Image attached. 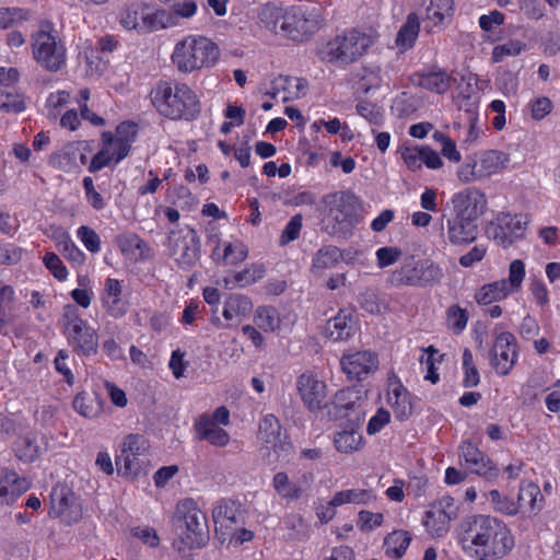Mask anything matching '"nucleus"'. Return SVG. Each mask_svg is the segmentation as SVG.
I'll return each instance as SVG.
<instances>
[{
  "instance_id": "a19ab883",
  "label": "nucleus",
  "mask_w": 560,
  "mask_h": 560,
  "mask_svg": "<svg viewBox=\"0 0 560 560\" xmlns=\"http://www.w3.org/2000/svg\"><path fill=\"white\" fill-rule=\"evenodd\" d=\"M272 483L276 491L284 499L298 500L303 493L302 488L290 481L288 475L283 471L273 476Z\"/></svg>"
},
{
  "instance_id": "39448f33",
  "label": "nucleus",
  "mask_w": 560,
  "mask_h": 560,
  "mask_svg": "<svg viewBox=\"0 0 560 560\" xmlns=\"http://www.w3.org/2000/svg\"><path fill=\"white\" fill-rule=\"evenodd\" d=\"M176 516L183 521L178 539L173 542L179 553L203 548L210 538L207 516L192 499H185L177 504Z\"/></svg>"
},
{
  "instance_id": "58836bf2",
  "label": "nucleus",
  "mask_w": 560,
  "mask_h": 560,
  "mask_svg": "<svg viewBox=\"0 0 560 560\" xmlns=\"http://www.w3.org/2000/svg\"><path fill=\"white\" fill-rule=\"evenodd\" d=\"M285 11L287 9L277 7L272 3H267L259 12V21L269 31L275 34H280L281 22L284 19Z\"/></svg>"
},
{
  "instance_id": "9b49d317",
  "label": "nucleus",
  "mask_w": 560,
  "mask_h": 560,
  "mask_svg": "<svg viewBox=\"0 0 560 560\" xmlns=\"http://www.w3.org/2000/svg\"><path fill=\"white\" fill-rule=\"evenodd\" d=\"M149 444L143 435L129 434L121 444V453L116 457L119 474L137 477L144 472L149 464Z\"/></svg>"
},
{
  "instance_id": "2f4dec72",
  "label": "nucleus",
  "mask_w": 560,
  "mask_h": 560,
  "mask_svg": "<svg viewBox=\"0 0 560 560\" xmlns=\"http://www.w3.org/2000/svg\"><path fill=\"white\" fill-rule=\"evenodd\" d=\"M252 308L253 303L248 296L231 294L224 303L223 317L228 322L238 324L243 317L249 315Z\"/></svg>"
},
{
  "instance_id": "f03ea898",
  "label": "nucleus",
  "mask_w": 560,
  "mask_h": 560,
  "mask_svg": "<svg viewBox=\"0 0 560 560\" xmlns=\"http://www.w3.org/2000/svg\"><path fill=\"white\" fill-rule=\"evenodd\" d=\"M156 110L170 119H194L200 112L199 101L194 91L185 83L160 81L150 93Z\"/></svg>"
},
{
  "instance_id": "09e8293b",
  "label": "nucleus",
  "mask_w": 560,
  "mask_h": 560,
  "mask_svg": "<svg viewBox=\"0 0 560 560\" xmlns=\"http://www.w3.org/2000/svg\"><path fill=\"white\" fill-rule=\"evenodd\" d=\"M538 497H540V499L542 498L540 489L536 485H521L517 495V503L520 504V509L527 504L530 512L536 513L539 511V508L536 505Z\"/></svg>"
},
{
  "instance_id": "3c124183",
  "label": "nucleus",
  "mask_w": 560,
  "mask_h": 560,
  "mask_svg": "<svg viewBox=\"0 0 560 560\" xmlns=\"http://www.w3.org/2000/svg\"><path fill=\"white\" fill-rule=\"evenodd\" d=\"M302 214H295L290 219L279 238V244L281 246L288 245L290 242L295 241L300 236L302 230Z\"/></svg>"
},
{
  "instance_id": "774afa93",
  "label": "nucleus",
  "mask_w": 560,
  "mask_h": 560,
  "mask_svg": "<svg viewBox=\"0 0 560 560\" xmlns=\"http://www.w3.org/2000/svg\"><path fill=\"white\" fill-rule=\"evenodd\" d=\"M389 412L384 408H380L377 412L370 419L366 431L369 434L380 432L389 422Z\"/></svg>"
},
{
  "instance_id": "bf43d9fd",
  "label": "nucleus",
  "mask_w": 560,
  "mask_h": 560,
  "mask_svg": "<svg viewBox=\"0 0 560 560\" xmlns=\"http://www.w3.org/2000/svg\"><path fill=\"white\" fill-rule=\"evenodd\" d=\"M44 264L46 268L51 271L55 278L62 281L68 277V271L63 266L61 259L55 253H47L44 256Z\"/></svg>"
},
{
  "instance_id": "5fc2aeb1",
  "label": "nucleus",
  "mask_w": 560,
  "mask_h": 560,
  "mask_svg": "<svg viewBox=\"0 0 560 560\" xmlns=\"http://www.w3.org/2000/svg\"><path fill=\"white\" fill-rule=\"evenodd\" d=\"M25 108L23 100L7 90H0V109L5 112L20 113Z\"/></svg>"
},
{
  "instance_id": "473e14b6",
  "label": "nucleus",
  "mask_w": 560,
  "mask_h": 560,
  "mask_svg": "<svg viewBox=\"0 0 560 560\" xmlns=\"http://www.w3.org/2000/svg\"><path fill=\"white\" fill-rule=\"evenodd\" d=\"M376 495L371 489H347L338 491L330 500L332 506H340L343 504L365 505L374 502Z\"/></svg>"
},
{
  "instance_id": "f257e3e1",
  "label": "nucleus",
  "mask_w": 560,
  "mask_h": 560,
  "mask_svg": "<svg viewBox=\"0 0 560 560\" xmlns=\"http://www.w3.org/2000/svg\"><path fill=\"white\" fill-rule=\"evenodd\" d=\"M458 542L464 550H471L477 560H500L515 545L511 529L502 520L483 514L471 515L462 521L458 526Z\"/></svg>"
},
{
  "instance_id": "7ed1b4c3",
  "label": "nucleus",
  "mask_w": 560,
  "mask_h": 560,
  "mask_svg": "<svg viewBox=\"0 0 560 560\" xmlns=\"http://www.w3.org/2000/svg\"><path fill=\"white\" fill-rule=\"evenodd\" d=\"M220 58L219 46L201 35H188L176 43L171 59L182 73L212 68Z\"/></svg>"
},
{
  "instance_id": "ddd939ff",
  "label": "nucleus",
  "mask_w": 560,
  "mask_h": 560,
  "mask_svg": "<svg viewBox=\"0 0 560 560\" xmlns=\"http://www.w3.org/2000/svg\"><path fill=\"white\" fill-rule=\"evenodd\" d=\"M524 277L525 265L521 259H515L510 264L509 279H501L482 285L476 293V301L482 305L501 301L521 289Z\"/></svg>"
},
{
  "instance_id": "a211bd4d",
  "label": "nucleus",
  "mask_w": 560,
  "mask_h": 560,
  "mask_svg": "<svg viewBox=\"0 0 560 560\" xmlns=\"http://www.w3.org/2000/svg\"><path fill=\"white\" fill-rule=\"evenodd\" d=\"M451 215L477 222L487 206L485 194L477 188H466L452 198Z\"/></svg>"
},
{
  "instance_id": "bb28decb",
  "label": "nucleus",
  "mask_w": 560,
  "mask_h": 560,
  "mask_svg": "<svg viewBox=\"0 0 560 560\" xmlns=\"http://www.w3.org/2000/svg\"><path fill=\"white\" fill-rule=\"evenodd\" d=\"M31 487L30 480L18 476L14 470L0 467V500L7 504L13 503Z\"/></svg>"
},
{
  "instance_id": "603ef678",
  "label": "nucleus",
  "mask_w": 560,
  "mask_h": 560,
  "mask_svg": "<svg viewBox=\"0 0 560 560\" xmlns=\"http://www.w3.org/2000/svg\"><path fill=\"white\" fill-rule=\"evenodd\" d=\"M358 302L361 308L370 314L381 313L380 298L377 292L373 289H366L362 292L358 298Z\"/></svg>"
},
{
  "instance_id": "052dcab7",
  "label": "nucleus",
  "mask_w": 560,
  "mask_h": 560,
  "mask_svg": "<svg viewBox=\"0 0 560 560\" xmlns=\"http://www.w3.org/2000/svg\"><path fill=\"white\" fill-rule=\"evenodd\" d=\"M522 50V44L517 40L498 45L492 50V61L501 62L505 56H516Z\"/></svg>"
},
{
  "instance_id": "c03bdc74",
  "label": "nucleus",
  "mask_w": 560,
  "mask_h": 560,
  "mask_svg": "<svg viewBox=\"0 0 560 560\" xmlns=\"http://www.w3.org/2000/svg\"><path fill=\"white\" fill-rule=\"evenodd\" d=\"M265 276V267L260 264H252L244 270L235 272L233 275L232 282L240 287L250 285L256 283Z\"/></svg>"
},
{
  "instance_id": "dca6fc26",
  "label": "nucleus",
  "mask_w": 560,
  "mask_h": 560,
  "mask_svg": "<svg viewBox=\"0 0 560 560\" xmlns=\"http://www.w3.org/2000/svg\"><path fill=\"white\" fill-rule=\"evenodd\" d=\"M49 515L67 525L78 523L83 516V509L75 493L65 485H57L50 493Z\"/></svg>"
},
{
  "instance_id": "79ce46f5",
  "label": "nucleus",
  "mask_w": 560,
  "mask_h": 560,
  "mask_svg": "<svg viewBox=\"0 0 560 560\" xmlns=\"http://www.w3.org/2000/svg\"><path fill=\"white\" fill-rule=\"evenodd\" d=\"M453 0H430L425 8L427 19L434 25L442 24L444 19L453 12Z\"/></svg>"
},
{
  "instance_id": "393cba45",
  "label": "nucleus",
  "mask_w": 560,
  "mask_h": 560,
  "mask_svg": "<svg viewBox=\"0 0 560 560\" xmlns=\"http://www.w3.org/2000/svg\"><path fill=\"white\" fill-rule=\"evenodd\" d=\"M313 33L311 21L305 16L301 8L292 7L287 9L284 19L281 22L280 34L295 42H302Z\"/></svg>"
},
{
  "instance_id": "4468645a",
  "label": "nucleus",
  "mask_w": 560,
  "mask_h": 560,
  "mask_svg": "<svg viewBox=\"0 0 560 560\" xmlns=\"http://www.w3.org/2000/svg\"><path fill=\"white\" fill-rule=\"evenodd\" d=\"M528 218L525 214L499 213L487 226V234L502 247H509L525 235Z\"/></svg>"
},
{
  "instance_id": "6e6552de",
  "label": "nucleus",
  "mask_w": 560,
  "mask_h": 560,
  "mask_svg": "<svg viewBox=\"0 0 560 560\" xmlns=\"http://www.w3.org/2000/svg\"><path fill=\"white\" fill-rule=\"evenodd\" d=\"M443 276L442 268L432 260L409 256L390 273L388 282L393 287H427L439 283Z\"/></svg>"
},
{
  "instance_id": "0e129e2a",
  "label": "nucleus",
  "mask_w": 560,
  "mask_h": 560,
  "mask_svg": "<svg viewBox=\"0 0 560 560\" xmlns=\"http://www.w3.org/2000/svg\"><path fill=\"white\" fill-rule=\"evenodd\" d=\"M459 451L466 468L471 464L477 465V459L483 460V457L487 456L468 441L462 443Z\"/></svg>"
},
{
  "instance_id": "4be33fe9",
  "label": "nucleus",
  "mask_w": 560,
  "mask_h": 560,
  "mask_svg": "<svg viewBox=\"0 0 560 560\" xmlns=\"http://www.w3.org/2000/svg\"><path fill=\"white\" fill-rule=\"evenodd\" d=\"M215 529L223 534H232L243 524L242 505L230 499H222L212 510Z\"/></svg>"
},
{
  "instance_id": "8fccbe9b",
  "label": "nucleus",
  "mask_w": 560,
  "mask_h": 560,
  "mask_svg": "<svg viewBox=\"0 0 560 560\" xmlns=\"http://www.w3.org/2000/svg\"><path fill=\"white\" fill-rule=\"evenodd\" d=\"M248 256V249L242 242L229 243L224 247L222 261L224 264L236 265L245 260Z\"/></svg>"
},
{
  "instance_id": "13d9d810",
  "label": "nucleus",
  "mask_w": 560,
  "mask_h": 560,
  "mask_svg": "<svg viewBox=\"0 0 560 560\" xmlns=\"http://www.w3.org/2000/svg\"><path fill=\"white\" fill-rule=\"evenodd\" d=\"M530 116L534 120H541L552 110V103L546 96H540L529 103Z\"/></svg>"
},
{
  "instance_id": "b1692460",
  "label": "nucleus",
  "mask_w": 560,
  "mask_h": 560,
  "mask_svg": "<svg viewBox=\"0 0 560 560\" xmlns=\"http://www.w3.org/2000/svg\"><path fill=\"white\" fill-rule=\"evenodd\" d=\"M442 230L452 245H467L472 243L478 235V224L475 221L450 215L446 218Z\"/></svg>"
},
{
  "instance_id": "e2e57ef3",
  "label": "nucleus",
  "mask_w": 560,
  "mask_h": 560,
  "mask_svg": "<svg viewBox=\"0 0 560 560\" xmlns=\"http://www.w3.org/2000/svg\"><path fill=\"white\" fill-rule=\"evenodd\" d=\"M407 167L412 171H419L422 167V147L406 148L401 153Z\"/></svg>"
},
{
  "instance_id": "6e6d98bb",
  "label": "nucleus",
  "mask_w": 560,
  "mask_h": 560,
  "mask_svg": "<svg viewBox=\"0 0 560 560\" xmlns=\"http://www.w3.org/2000/svg\"><path fill=\"white\" fill-rule=\"evenodd\" d=\"M78 237L91 253H97L101 249L100 236L90 226H80L78 230Z\"/></svg>"
},
{
  "instance_id": "a18cd8bd",
  "label": "nucleus",
  "mask_w": 560,
  "mask_h": 560,
  "mask_svg": "<svg viewBox=\"0 0 560 560\" xmlns=\"http://www.w3.org/2000/svg\"><path fill=\"white\" fill-rule=\"evenodd\" d=\"M463 386L466 388L477 386L480 383V375L474 362L472 352L468 348L463 352Z\"/></svg>"
},
{
  "instance_id": "680f3d73",
  "label": "nucleus",
  "mask_w": 560,
  "mask_h": 560,
  "mask_svg": "<svg viewBox=\"0 0 560 560\" xmlns=\"http://www.w3.org/2000/svg\"><path fill=\"white\" fill-rule=\"evenodd\" d=\"M357 112L360 116L374 125H381L383 116L380 108L369 102H360L357 105Z\"/></svg>"
},
{
  "instance_id": "ea45409f",
  "label": "nucleus",
  "mask_w": 560,
  "mask_h": 560,
  "mask_svg": "<svg viewBox=\"0 0 560 560\" xmlns=\"http://www.w3.org/2000/svg\"><path fill=\"white\" fill-rule=\"evenodd\" d=\"M488 501L491 503L492 509L501 514L514 516L520 511V504L513 499L501 494L498 490H491L486 494Z\"/></svg>"
},
{
  "instance_id": "423d86ee",
  "label": "nucleus",
  "mask_w": 560,
  "mask_h": 560,
  "mask_svg": "<svg viewBox=\"0 0 560 560\" xmlns=\"http://www.w3.org/2000/svg\"><path fill=\"white\" fill-rule=\"evenodd\" d=\"M327 207L328 233L347 236L359 222L361 203L358 197L349 191H336L324 197Z\"/></svg>"
},
{
  "instance_id": "49530a36",
  "label": "nucleus",
  "mask_w": 560,
  "mask_h": 560,
  "mask_svg": "<svg viewBox=\"0 0 560 560\" xmlns=\"http://www.w3.org/2000/svg\"><path fill=\"white\" fill-rule=\"evenodd\" d=\"M446 322L448 328L456 335H459L467 326L468 313L459 305H451L446 311Z\"/></svg>"
},
{
  "instance_id": "f8f14e48",
  "label": "nucleus",
  "mask_w": 560,
  "mask_h": 560,
  "mask_svg": "<svg viewBox=\"0 0 560 560\" xmlns=\"http://www.w3.org/2000/svg\"><path fill=\"white\" fill-rule=\"evenodd\" d=\"M167 13L164 10H153L145 3H131L120 13V23L126 30L148 33L166 27Z\"/></svg>"
},
{
  "instance_id": "aec40b11",
  "label": "nucleus",
  "mask_w": 560,
  "mask_h": 560,
  "mask_svg": "<svg viewBox=\"0 0 560 560\" xmlns=\"http://www.w3.org/2000/svg\"><path fill=\"white\" fill-rule=\"evenodd\" d=\"M457 517V506L451 497H443L425 513L423 521L427 529L435 537L444 536L450 522Z\"/></svg>"
},
{
  "instance_id": "c9c22d12",
  "label": "nucleus",
  "mask_w": 560,
  "mask_h": 560,
  "mask_svg": "<svg viewBox=\"0 0 560 560\" xmlns=\"http://www.w3.org/2000/svg\"><path fill=\"white\" fill-rule=\"evenodd\" d=\"M410 541L411 536L408 532L394 530L384 539L385 553L395 559H399L405 555Z\"/></svg>"
},
{
  "instance_id": "37998d69",
  "label": "nucleus",
  "mask_w": 560,
  "mask_h": 560,
  "mask_svg": "<svg viewBox=\"0 0 560 560\" xmlns=\"http://www.w3.org/2000/svg\"><path fill=\"white\" fill-rule=\"evenodd\" d=\"M255 324L265 331H273L280 326V317L272 306H259L256 310Z\"/></svg>"
},
{
  "instance_id": "864d4df0",
  "label": "nucleus",
  "mask_w": 560,
  "mask_h": 560,
  "mask_svg": "<svg viewBox=\"0 0 560 560\" xmlns=\"http://www.w3.org/2000/svg\"><path fill=\"white\" fill-rule=\"evenodd\" d=\"M471 472L482 476L488 480H492L499 476V469L491 462L488 456L483 457V460L477 459V465H469L467 467Z\"/></svg>"
},
{
  "instance_id": "4c0bfd02",
  "label": "nucleus",
  "mask_w": 560,
  "mask_h": 560,
  "mask_svg": "<svg viewBox=\"0 0 560 560\" xmlns=\"http://www.w3.org/2000/svg\"><path fill=\"white\" fill-rule=\"evenodd\" d=\"M73 408L85 418H95L102 411V406L96 394L79 393L73 399Z\"/></svg>"
},
{
  "instance_id": "72a5a7b5",
  "label": "nucleus",
  "mask_w": 560,
  "mask_h": 560,
  "mask_svg": "<svg viewBox=\"0 0 560 560\" xmlns=\"http://www.w3.org/2000/svg\"><path fill=\"white\" fill-rule=\"evenodd\" d=\"M451 80L445 71L436 70L419 74L417 84L436 94H444L451 88Z\"/></svg>"
},
{
  "instance_id": "4d7b16f0",
  "label": "nucleus",
  "mask_w": 560,
  "mask_h": 560,
  "mask_svg": "<svg viewBox=\"0 0 560 560\" xmlns=\"http://www.w3.org/2000/svg\"><path fill=\"white\" fill-rule=\"evenodd\" d=\"M402 255V252L398 247L385 246L376 250L377 266L380 268L388 267L395 264Z\"/></svg>"
},
{
  "instance_id": "7c9ffc66",
  "label": "nucleus",
  "mask_w": 560,
  "mask_h": 560,
  "mask_svg": "<svg viewBox=\"0 0 560 560\" xmlns=\"http://www.w3.org/2000/svg\"><path fill=\"white\" fill-rule=\"evenodd\" d=\"M343 258L341 250L332 245L323 246L313 258L311 271L315 276H322L325 270L334 268Z\"/></svg>"
},
{
  "instance_id": "338daca9",
  "label": "nucleus",
  "mask_w": 560,
  "mask_h": 560,
  "mask_svg": "<svg viewBox=\"0 0 560 560\" xmlns=\"http://www.w3.org/2000/svg\"><path fill=\"white\" fill-rule=\"evenodd\" d=\"M16 455L21 460L33 462L38 456V446L30 438H24L16 450Z\"/></svg>"
},
{
  "instance_id": "412c9836",
  "label": "nucleus",
  "mask_w": 560,
  "mask_h": 560,
  "mask_svg": "<svg viewBox=\"0 0 560 560\" xmlns=\"http://www.w3.org/2000/svg\"><path fill=\"white\" fill-rule=\"evenodd\" d=\"M296 388L301 400L310 411L323 408L327 395L326 384L313 372L302 373L296 381Z\"/></svg>"
},
{
  "instance_id": "0eeeda50",
  "label": "nucleus",
  "mask_w": 560,
  "mask_h": 560,
  "mask_svg": "<svg viewBox=\"0 0 560 560\" xmlns=\"http://www.w3.org/2000/svg\"><path fill=\"white\" fill-rule=\"evenodd\" d=\"M32 54L35 61L45 70L59 71L66 65V47L50 23H43L32 36Z\"/></svg>"
},
{
  "instance_id": "2eb2a0df",
  "label": "nucleus",
  "mask_w": 560,
  "mask_h": 560,
  "mask_svg": "<svg viewBox=\"0 0 560 560\" xmlns=\"http://www.w3.org/2000/svg\"><path fill=\"white\" fill-rule=\"evenodd\" d=\"M171 255L183 269L194 267L200 257V240L197 232L186 226L170 233Z\"/></svg>"
},
{
  "instance_id": "6ab92c4d",
  "label": "nucleus",
  "mask_w": 560,
  "mask_h": 560,
  "mask_svg": "<svg viewBox=\"0 0 560 560\" xmlns=\"http://www.w3.org/2000/svg\"><path fill=\"white\" fill-rule=\"evenodd\" d=\"M363 392L360 387L352 386L340 389L336 393L332 401L335 416L337 418L348 417L349 422L360 427L363 422Z\"/></svg>"
},
{
  "instance_id": "20e7f679",
  "label": "nucleus",
  "mask_w": 560,
  "mask_h": 560,
  "mask_svg": "<svg viewBox=\"0 0 560 560\" xmlns=\"http://www.w3.org/2000/svg\"><path fill=\"white\" fill-rule=\"evenodd\" d=\"M372 45L370 35L352 28L319 45L316 56L323 62L343 68L358 61Z\"/></svg>"
},
{
  "instance_id": "5701e85b",
  "label": "nucleus",
  "mask_w": 560,
  "mask_h": 560,
  "mask_svg": "<svg viewBox=\"0 0 560 560\" xmlns=\"http://www.w3.org/2000/svg\"><path fill=\"white\" fill-rule=\"evenodd\" d=\"M377 358L371 351L343 354L340 364L349 380L361 381L377 369Z\"/></svg>"
},
{
  "instance_id": "c756f323",
  "label": "nucleus",
  "mask_w": 560,
  "mask_h": 560,
  "mask_svg": "<svg viewBox=\"0 0 560 560\" xmlns=\"http://www.w3.org/2000/svg\"><path fill=\"white\" fill-rule=\"evenodd\" d=\"M353 331L352 317L345 312H339L325 325V335L334 341L347 340L353 335Z\"/></svg>"
},
{
  "instance_id": "cd10ccee",
  "label": "nucleus",
  "mask_w": 560,
  "mask_h": 560,
  "mask_svg": "<svg viewBox=\"0 0 560 560\" xmlns=\"http://www.w3.org/2000/svg\"><path fill=\"white\" fill-rule=\"evenodd\" d=\"M282 427L275 415H266L258 425V439L270 445L276 453L284 451L287 436L281 433Z\"/></svg>"
},
{
  "instance_id": "f704fd0d",
  "label": "nucleus",
  "mask_w": 560,
  "mask_h": 560,
  "mask_svg": "<svg viewBox=\"0 0 560 560\" xmlns=\"http://www.w3.org/2000/svg\"><path fill=\"white\" fill-rule=\"evenodd\" d=\"M358 428L355 424L350 423V429H345L335 435V446L339 452L348 454L361 447L363 438Z\"/></svg>"
},
{
  "instance_id": "a878e982",
  "label": "nucleus",
  "mask_w": 560,
  "mask_h": 560,
  "mask_svg": "<svg viewBox=\"0 0 560 560\" xmlns=\"http://www.w3.org/2000/svg\"><path fill=\"white\" fill-rule=\"evenodd\" d=\"M80 142H71L63 145V148L49 158V164L59 171L71 172L79 168L80 165H84L88 162V158L84 153L85 148L81 147Z\"/></svg>"
},
{
  "instance_id": "de8ad7c7",
  "label": "nucleus",
  "mask_w": 560,
  "mask_h": 560,
  "mask_svg": "<svg viewBox=\"0 0 560 560\" xmlns=\"http://www.w3.org/2000/svg\"><path fill=\"white\" fill-rule=\"evenodd\" d=\"M58 248L60 253L69 261L81 265L84 261V254L81 249L71 241L70 236L62 232L61 238L58 241Z\"/></svg>"
},
{
  "instance_id": "69168bd1",
  "label": "nucleus",
  "mask_w": 560,
  "mask_h": 560,
  "mask_svg": "<svg viewBox=\"0 0 560 560\" xmlns=\"http://www.w3.org/2000/svg\"><path fill=\"white\" fill-rule=\"evenodd\" d=\"M358 516V525L362 530H372L381 526L384 518L382 513H372L365 510L360 511Z\"/></svg>"
},
{
  "instance_id": "e433bc0d",
  "label": "nucleus",
  "mask_w": 560,
  "mask_h": 560,
  "mask_svg": "<svg viewBox=\"0 0 560 560\" xmlns=\"http://www.w3.org/2000/svg\"><path fill=\"white\" fill-rule=\"evenodd\" d=\"M420 31V22L419 18L416 13H410L407 16L406 22L402 24L400 30L398 31L396 37V45L401 47L404 50L409 49L413 46L416 39L418 38Z\"/></svg>"
},
{
  "instance_id": "9d476101",
  "label": "nucleus",
  "mask_w": 560,
  "mask_h": 560,
  "mask_svg": "<svg viewBox=\"0 0 560 560\" xmlns=\"http://www.w3.org/2000/svg\"><path fill=\"white\" fill-rule=\"evenodd\" d=\"M62 326L67 340L82 355L94 354L97 350L95 330L81 318L78 308L68 304L63 307Z\"/></svg>"
},
{
  "instance_id": "f3484780",
  "label": "nucleus",
  "mask_w": 560,
  "mask_h": 560,
  "mask_svg": "<svg viewBox=\"0 0 560 560\" xmlns=\"http://www.w3.org/2000/svg\"><path fill=\"white\" fill-rule=\"evenodd\" d=\"M490 363L500 375H508L516 363L518 353L516 338L511 332H501L489 352Z\"/></svg>"
},
{
  "instance_id": "c85d7f7f",
  "label": "nucleus",
  "mask_w": 560,
  "mask_h": 560,
  "mask_svg": "<svg viewBox=\"0 0 560 560\" xmlns=\"http://www.w3.org/2000/svg\"><path fill=\"white\" fill-rule=\"evenodd\" d=\"M387 400L398 420L402 421L411 416L412 404L410 394L396 377L389 382Z\"/></svg>"
},
{
  "instance_id": "1a4fd4ad",
  "label": "nucleus",
  "mask_w": 560,
  "mask_h": 560,
  "mask_svg": "<svg viewBox=\"0 0 560 560\" xmlns=\"http://www.w3.org/2000/svg\"><path fill=\"white\" fill-rule=\"evenodd\" d=\"M510 163V155L499 150H487L472 158L458 168L457 177L464 183L482 180L492 175L503 172Z\"/></svg>"
}]
</instances>
